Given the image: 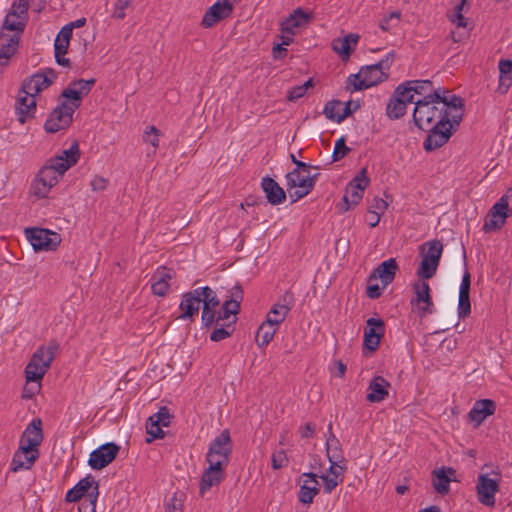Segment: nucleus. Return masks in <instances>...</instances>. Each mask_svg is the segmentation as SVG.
Returning <instances> with one entry per match:
<instances>
[{
    "label": "nucleus",
    "instance_id": "nucleus-56",
    "mask_svg": "<svg viewBox=\"0 0 512 512\" xmlns=\"http://www.w3.org/2000/svg\"><path fill=\"white\" fill-rule=\"evenodd\" d=\"M349 151H350V148L346 146L345 138L344 137L339 138L335 143V147H334V151H333V155H332L333 160L339 161L340 159L345 157L349 153Z\"/></svg>",
    "mask_w": 512,
    "mask_h": 512
},
{
    "label": "nucleus",
    "instance_id": "nucleus-9",
    "mask_svg": "<svg viewBox=\"0 0 512 512\" xmlns=\"http://www.w3.org/2000/svg\"><path fill=\"white\" fill-rule=\"evenodd\" d=\"M61 99H59V105L50 113L44 124V128L48 133H56L61 129L67 128L72 123V117L77 108L65 99Z\"/></svg>",
    "mask_w": 512,
    "mask_h": 512
},
{
    "label": "nucleus",
    "instance_id": "nucleus-55",
    "mask_svg": "<svg viewBox=\"0 0 512 512\" xmlns=\"http://www.w3.org/2000/svg\"><path fill=\"white\" fill-rule=\"evenodd\" d=\"M133 0H116L112 16L116 19H123L126 16V10L131 8Z\"/></svg>",
    "mask_w": 512,
    "mask_h": 512
},
{
    "label": "nucleus",
    "instance_id": "nucleus-58",
    "mask_svg": "<svg viewBox=\"0 0 512 512\" xmlns=\"http://www.w3.org/2000/svg\"><path fill=\"white\" fill-rule=\"evenodd\" d=\"M216 308L203 307L201 321L204 327H210L216 324L217 316L215 314Z\"/></svg>",
    "mask_w": 512,
    "mask_h": 512
},
{
    "label": "nucleus",
    "instance_id": "nucleus-38",
    "mask_svg": "<svg viewBox=\"0 0 512 512\" xmlns=\"http://www.w3.org/2000/svg\"><path fill=\"white\" fill-rule=\"evenodd\" d=\"M358 40L359 36L357 34L350 33L344 38L335 39L332 42V48L343 60H347L357 45Z\"/></svg>",
    "mask_w": 512,
    "mask_h": 512
},
{
    "label": "nucleus",
    "instance_id": "nucleus-21",
    "mask_svg": "<svg viewBox=\"0 0 512 512\" xmlns=\"http://www.w3.org/2000/svg\"><path fill=\"white\" fill-rule=\"evenodd\" d=\"M367 327L364 330V348L374 352L385 333L384 321L379 318H369L366 321Z\"/></svg>",
    "mask_w": 512,
    "mask_h": 512
},
{
    "label": "nucleus",
    "instance_id": "nucleus-28",
    "mask_svg": "<svg viewBox=\"0 0 512 512\" xmlns=\"http://www.w3.org/2000/svg\"><path fill=\"white\" fill-rule=\"evenodd\" d=\"M303 484L299 491V501L302 504H310L313 502L314 497L319 493V482L315 473H303Z\"/></svg>",
    "mask_w": 512,
    "mask_h": 512
},
{
    "label": "nucleus",
    "instance_id": "nucleus-13",
    "mask_svg": "<svg viewBox=\"0 0 512 512\" xmlns=\"http://www.w3.org/2000/svg\"><path fill=\"white\" fill-rule=\"evenodd\" d=\"M43 441L42 421L40 418H35L24 430L19 447L25 451L38 453L41 442Z\"/></svg>",
    "mask_w": 512,
    "mask_h": 512
},
{
    "label": "nucleus",
    "instance_id": "nucleus-35",
    "mask_svg": "<svg viewBox=\"0 0 512 512\" xmlns=\"http://www.w3.org/2000/svg\"><path fill=\"white\" fill-rule=\"evenodd\" d=\"M390 383L382 376L374 377L368 387L367 401L371 403L381 402L388 396Z\"/></svg>",
    "mask_w": 512,
    "mask_h": 512
},
{
    "label": "nucleus",
    "instance_id": "nucleus-2",
    "mask_svg": "<svg viewBox=\"0 0 512 512\" xmlns=\"http://www.w3.org/2000/svg\"><path fill=\"white\" fill-rule=\"evenodd\" d=\"M58 350L59 344L56 341H50L47 345L40 346L33 353L25 368V379L27 383L40 382L43 379Z\"/></svg>",
    "mask_w": 512,
    "mask_h": 512
},
{
    "label": "nucleus",
    "instance_id": "nucleus-19",
    "mask_svg": "<svg viewBox=\"0 0 512 512\" xmlns=\"http://www.w3.org/2000/svg\"><path fill=\"white\" fill-rule=\"evenodd\" d=\"M454 127L456 125L449 123L443 127L433 126L432 129H425L428 135L423 143L424 149L429 152L442 147L450 139Z\"/></svg>",
    "mask_w": 512,
    "mask_h": 512
},
{
    "label": "nucleus",
    "instance_id": "nucleus-60",
    "mask_svg": "<svg viewBox=\"0 0 512 512\" xmlns=\"http://www.w3.org/2000/svg\"><path fill=\"white\" fill-rule=\"evenodd\" d=\"M182 499L177 497V493L173 495L170 501L166 504L165 512H183Z\"/></svg>",
    "mask_w": 512,
    "mask_h": 512
},
{
    "label": "nucleus",
    "instance_id": "nucleus-3",
    "mask_svg": "<svg viewBox=\"0 0 512 512\" xmlns=\"http://www.w3.org/2000/svg\"><path fill=\"white\" fill-rule=\"evenodd\" d=\"M393 58L394 55L389 53L384 59L376 64L362 67L357 74L349 76L348 85L353 86V89L357 91L379 84L388 78V75L384 70L390 68Z\"/></svg>",
    "mask_w": 512,
    "mask_h": 512
},
{
    "label": "nucleus",
    "instance_id": "nucleus-10",
    "mask_svg": "<svg viewBox=\"0 0 512 512\" xmlns=\"http://www.w3.org/2000/svg\"><path fill=\"white\" fill-rule=\"evenodd\" d=\"M370 179L367 176V169L362 168L360 172L349 182L343 196L345 207L343 211H348L351 207L359 204L363 197L364 190L369 186Z\"/></svg>",
    "mask_w": 512,
    "mask_h": 512
},
{
    "label": "nucleus",
    "instance_id": "nucleus-53",
    "mask_svg": "<svg viewBox=\"0 0 512 512\" xmlns=\"http://www.w3.org/2000/svg\"><path fill=\"white\" fill-rule=\"evenodd\" d=\"M234 322L235 319L228 322L227 324L225 322H219V324H216V328L210 334V339L214 342H218L228 338L231 335V332L228 331V328L231 327V324Z\"/></svg>",
    "mask_w": 512,
    "mask_h": 512
},
{
    "label": "nucleus",
    "instance_id": "nucleus-5",
    "mask_svg": "<svg viewBox=\"0 0 512 512\" xmlns=\"http://www.w3.org/2000/svg\"><path fill=\"white\" fill-rule=\"evenodd\" d=\"M63 175L60 170L47 161L32 181L30 193L38 199L47 197L51 188L59 182Z\"/></svg>",
    "mask_w": 512,
    "mask_h": 512
},
{
    "label": "nucleus",
    "instance_id": "nucleus-45",
    "mask_svg": "<svg viewBox=\"0 0 512 512\" xmlns=\"http://www.w3.org/2000/svg\"><path fill=\"white\" fill-rule=\"evenodd\" d=\"M28 18H21V15L9 11L6 15L2 30L14 31V34H20L24 31Z\"/></svg>",
    "mask_w": 512,
    "mask_h": 512
},
{
    "label": "nucleus",
    "instance_id": "nucleus-37",
    "mask_svg": "<svg viewBox=\"0 0 512 512\" xmlns=\"http://www.w3.org/2000/svg\"><path fill=\"white\" fill-rule=\"evenodd\" d=\"M261 185L270 204L279 205L286 199L285 191L274 179L264 177Z\"/></svg>",
    "mask_w": 512,
    "mask_h": 512
},
{
    "label": "nucleus",
    "instance_id": "nucleus-33",
    "mask_svg": "<svg viewBox=\"0 0 512 512\" xmlns=\"http://www.w3.org/2000/svg\"><path fill=\"white\" fill-rule=\"evenodd\" d=\"M496 410V404L490 399H482L475 402L470 410L468 417L476 425H480L486 417L493 415Z\"/></svg>",
    "mask_w": 512,
    "mask_h": 512
},
{
    "label": "nucleus",
    "instance_id": "nucleus-8",
    "mask_svg": "<svg viewBox=\"0 0 512 512\" xmlns=\"http://www.w3.org/2000/svg\"><path fill=\"white\" fill-rule=\"evenodd\" d=\"M231 451L232 444L230 433L225 429L212 441L206 455V460L211 465L227 466Z\"/></svg>",
    "mask_w": 512,
    "mask_h": 512
},
{
    "label": "nucleus",
    "instance_id": "nucleus-52",
    "mask_svg": "<svg viewBox=\"0 0 512 512\" xmlns=\"http://www.w3.org/2000/svg\"><path fill=\"white\" fill-rule=\"evenodd\" d=\"M393 95L397 98H400V100L403 101L405 106H407L408 104H411V103L415 104V102H416V100L414 99V93L412 92L409 85H407V83H403V84L399 85L395 89Z\"/></svg>",
    "mask_w": 512,
    "mask_h": 512
},
{
    "label": "nucleus",
    "instance_id": "nucleus-25",
    "mask_svg": "<svg viewBox=\"0 0 512 512\" xmlns=\"http://www.w3.org/2000/svg\"><path fill=\"white\" fill-rule=\"evenodd\" d=\"M79 157V146L77 142H74L69 149L62 151L60 155L50 158L48 161L64 174L78 162Z\"/></svg>",
    "mask_w": 512,
    "mask_h": 512
},
{
    "label": "nucleus",
    "instance_id": "nucleus-12",
    "mask_svg": "<svg viewBox=\"0 0 512 512\" xmlns=\"http://www.w3.org/2000/svg\"><path fill=\"white\" fill-rule=\"evenodd\" d=\"M56 77L57 74L53 69L37 72L23 81L21 89L24 93L36 98L40 92L47 89L55 81Z\"/></svg>",
    "mask_w": 512,
    "mask_h": 512
},
{
    "label": "nucleus",
    "instance_id": "nucleus-63",
    "mask_svg": "<svg viewBox=\"0 0 512 512\" xmlns=\"http://www.w3.org/2000/svg\"><path fill=\"white\" fill-rule=\"evenodd\" d=\"M90 185L93 191H103L108 186V180L102 176H95Z\"/></svg>",
    "mask_w": 512,
    "mask_h": 512
},
{
    "label": "nucleus",
    "instance_id": "nucleus-15",
    "mask_svg": "<svg viewBox=\"0 0 512 512\" xmlns=\"http://www.w3.org/2000/svg\"><path fill=\"white\" fill-rule=\"evenodd\" d=\"M94 84L95 79H79L73 81L61 92L60 98H63L66 101L70 100L69 103L71 105H73L75 108H79L82 98L89 94Z\"/></svg>",
    "mask_w": 512,
    "mask_h": 512
},
{
    "label": "nucleus",
    "instance_id": "nucleus-7",
    "mask_svg": "<svg viewBox=\"0 0 512 512\" xmlns=\"http://www.w3.org/2000/svg\"><path fill=\"white\" fill-rule=\"evenodd\" d=\"M302 175L301 171L294 169L286 175V186L289 196L295 202L308 195L314 188L318 174L311 176L309 171Z\"/></svg>",
    "mask_w": 512,
    "mask_h": 512
},
{
    "label": "nucleus",
    "instance_id": "nucleus-41",
    "mask_svg": "<svg viewBox=\"0 0 512 512\" xmlns=\"http://www.w3.org/2000/svg\"><path fill=\"white\" fill-rule=\"evenodd\" d=\"M323 114L326 118L340 123L350 115V111L349 107H343L341 101L331 100L325 104Z\"/></svg>",
    "mask_w": 512,
    "mask_h": 512
},
{
    "label": "nucleus",
    "instance_id": "nucleus-40",
    "mask_svg": "<svg viewBox=\"0 0 512 512\" xmlns=\"http://www.w3.org/2000/svg\"><path fill=\"white\" fill-rule=\"evenodd\" d=\"M435 478L433 479V487L434 489L442 495H446L450 490V482L452 475L455 474V470L453 468H445L442 467L440 469L434 470L433 472Z\"/></svg>",
    "mask_w": 512,
    "mask_h": 512
},
{
    "label": "nucleus",
    "instance_id": "nucleus-14",
    "mask_svg": "<svg viewBox=\"0 0 512 512\" xmlns=\"http://www.w3.org/2000/svg\"><path fill=\"white\" fill-rule=\"evenodd\" d=\"M415 297L411 300L416 305L420 316H426L434 312V305L430 296V287L425 280L419 279L413 284Z\"/></svg>",
    "mask_w": 512,
    "mask_h": 512
},
{
    "label": "nucleus",
    "instance_id": "nucleus-31",
    "mask_svg": "<svg viewBox=\"0 0 512 512\" xmlns=\"http://www.w3.org/2000/svg\"><path fill=\"white\" fill-rule=\"evenodd\" d=\"M201 304L202 302L199 294V289H195L193 291L185 293L179 305V308L182 311L179 318H192L193 316L198 314Z\"/></svg>",
    "mask_w": 512,
    "mask_h": 512
},
{
    "label": "nucleus",
    "instance_id": "nucleus-43",
    "mask_svg": "<svg viewBox=\"0 0 512 512\" xmlns=\"http://www.w3.org/2000/svg\"><path fill=\"white\" fill-rule=\"evenodd\" d=\"M328 429H329L330 435L326 440L327 458L330 463L344 462V456H343L340 441L331 432V430H332L331 424H329Z\"/></svg>",
    "mask_w": 512,
    "mask_h": 512
},
{
    "label": "nucleus",
    "instance_id": "nucleus-17",
    "mask_svg": "<svg viewBox=\"0 0 512 512\" xmlns=\"http://www.w3.org/2000/svg\"><path fill=\"white\" fill-rule=\"evenodd\" d=\"M119 450L120 447L115 443L103 444L90 453L88 464L92 469H103L116 458Z\"/></svg>",
    "mask_w": 512,
    "mask_h": 512
},
{
    "label": "nucleus",
    "instance_id": "nucleus-22",
    "mask_svg": "<svg viewBox=\"0 0 512 512\" xmlns=\"http://www.w3.org/2000/svg\"><path fill=\"white\" fill-rule=\"evenodd\" d=\"M233 12V5L229 0L217 1L205 12L202 26L211 28L219 21L228 18Z\"/></svg>",
    "mask_w": 512,
    "mask_h": 512
},
{
    "label": "nucleus",
    "instance_id": "nucleus-6",
    "mask_svg": "<svg viewBox=\"0 0 512 512\" xmlns=\"http://www.w3.org/2000/svg\"><path fill=\"white\" fill-rule=\"evenodd\" d=\"M512 215V194H504L490 209L483 230L491 232L503 227L506 219Z\"/></svg>",
    "mask_w": 512,
    "mask_h": 512
},
{
    "label": "nucleus",
    "instance_id": "nucleus-44",
    "mask_svg": "<svg viewBox=\"0 0 512 512\" xmlns=\"http://www.w3.org/2000/svg\"><path fill=\"white\" fill-rule=\"evenodd\" d=\"M499 86L498 91L505 93L512 85V61L501 59L499 61Z\"/></svg>",
    "mask_w": 512,
    "mask_h": 512
},
{
    "label": "nucleus",
    "instance_id": "nucleus-24",
    "mask_svg": "<svg viewBox=\"0 0 512 512\" xmlns=\"http://www.w3.org/2000/svg\"><path fill=\"white\" fill-rule=\"evenodd\" d=\"M445 103V113L449 117V121L458 126L463 117V101L456 95L442 96L437 99V104L442 106Z\"/></svg>",
    "mask_w": 512,
    "mask_h": 512
},
{
    "label": "nucleus",
    "instance_id": "nucleus-11",
    "mask_svg": "<svg viewBox=\"0 0 512 512\" xmlns=\"http://www.w3.org/2000/svg\"><path fill=\"white\" fill-rule=\"evenodd\" d=\"M27 239L30 241L34 250H55L61 242L58 233L42 228H28L25 231Z\"/></svg>",
    "mask_w": 512,
    "mask_h": 512
},
{
    "label": "nucleus",
    "instance_id": "nucleus-62",
    "mask_svg": "<svg viewBox=\"0 0 512 512\" xmlns=\"http://www.w3.org/2000/svg\"><path fill=\"white\" fill-rule=\"evenodd\" d=\"M243 299V291L242 288L238 285L234 286L230 290V299L226 301L232 302V304H238V308H240V303Z\"/></svg>",
    "mask_w": 512,
    "mask_h": 512
},
{
    "label": "nucleus",
    "instance_id": "nucleus-54",
    "mask_svg": "<svg viewBox=\"0 0 512 512\" xmlns=\"http://www.w3.org/2000/svg\"><path fill=\"white\" fill-rule=\"evenodd\" d=\"M96 484L98 483L95 481L94 477L88 475L85 478L81 479L74 487L84 498L93 490Z\"/></svg>",
    "mask_w": 512,
    "mask_h": 512
},
{
    "label": "nucleus",
    "instance_id": "nucleus-36",
    "mask_svg": "<svg viewBox=\"0 0 512 512\" xmlns=\"http://www.w3.org/2000/svg\"><path fill=\"white\" fill-rule=\"evenodd\" d=\"M20 37L18 34L6 35L0 32V65H6L7 61L15 54Z\"/></svg>",
    "mask_w": 512,
    "mask_h": 512
},
{
    "label": "nucleus",
    "instance_id": "nucleus-48",
    "mask_svg": "<svg viewBox=\"0 0 512 512\" xmlns=\"http://www.w3.org/2000/svg\"><path fill=\"white\" fill-rule=\"evenodd\" d=\"M98 495V484H96L93 490L80 501L79 512H95Z\"/></svg>",
    "mask_w": 512,
    "mask_h": 512
},
{
    "label": "nucleus",
    "instance_id": "nucleus-59",
    "mask_svg": "<svg viewBox=\"0 0 512 512\" xmlns=\"http://www.w3.org/2000/svg\"><path fill=\"white\" fill-rule=\"evenodd\" d=\"M159 130L155 126H150L144 133V141L151 144L154 148L159 145Z\"/></svg>",
    "mask_w": 512,
    "mask_h": 512
},
{
    "label": "nucleus",
    "instance_id": "nucleus-50",
    "mask_svg": "<svg viewBox=\"0 0 512 512\" xmlns=\"http://www.w3.org/2000/svg\"><path fill=\"white\" fill-rule=\"evenodd\" d=\"M238 304H232V302L225 301L218 312L216 324L219 322H225L231 317L236 320L235 315L239 312Z\"/></svg>",
    "mask_w": 512,
    "mask_h": 512
},
{
    "label": "nucleus",
    "instance_id": "nucleus-49",
    "mask_svg": "<svg viewBox=\"0 0 512 512\" xmlns=\"http://www.w3.org/2000/svg\"><path fill=\"white\" fill-rule=\"evenodd\" d=\"M198 289H199V294L201 297V302L203 304V307L217 308L219 306L220 301L217 298L215 291H213L208 286L198 288Z\"/></svg>",
    "mask_w": 512,
    "mask_h": 512
},
{
    "label": "nucleus",
    "instance_id": "nucleus-64",
    "mask_svg": "<svg viewBox=\"0 0 512 512\" xmlns=\"http://www.w3.org/2000/svg\"><path fill=\"white\" fill-rule=\"evenodd\" d=\"M385 288L386 287H383V285L379 286L378 284H373L372 282L369 281V284L366 289V294L369 298L376 299L381 296L382 290Z\"/></svg>",
    "mask_w": 512,
    "mask_h": 512
},
{
    "label": "nucleus",
    "instance_id": "nucleus-61",
    "mask_svg": "<svg viewBox=\"0 0 512 512\" xmlns=\"http://www.w3.org/2000/svg\"><path fill=\"white\" fill-rule=\"evenodd\" d=\"M307 92L305 91V88H303L301 85L292 87L288 93H287V99L289 101L295 102L298 99L302 98Z\"/></svg>",
    "mask_w": 512,
    "mask_h": 512
},
{
    "label": "nucleus",
    "instance_id": "nucleus-16",
    "mask_svg": "<svg viewBox=\"0 0 512 512\" xmlns=\"http://www.w3.org/2000/svg\"><path fill=\"white\" fill-rule=\"evenodd\" d=\"M171 414L167 407H161L157 413L151 415L146 423L147 434L151 437L146 439V442L150 443L154 439H160L164 437L162 427H168L171 421Z\"/></svg>",
    "mask_w": 512,
    "mask_h": 512
},
{
    "label": "nucleus",
    "instance_id": "nucleus-47",
    "mask_svg": "<svg viewBox=\"0 0 512 512\" xmlns=\"http://www.w3.org/2000/svg\"><path fill=\"white\" fill-rule=\"evenodd\" d=\"M406 110L407 106L404 105L403 101L392 95L386 107V115L390 119L395 120L401 118L406 113Z\"/></svg>",
    "mask_w": 512,
    "mask_h": 512
},
{
    "label": "nucleus",
    "instance_id": "nucleus-30",
    "mask_svg": "<svg viewBox=\"0 0 512 512\" xmlns=\"http://www.w3.org/2000/svg\"><path fill=\"white\" fill-rule=\"evenodd\" d=\"M342 463L343 462L330 463L328 473L320 477L324 482V491L328 494L344 480L346 466Z\"/></svg>",
    "mask_w": 512,
    "mask_h": 512
},
{
    "label": "nucleus",
    "instance_id": "nucleus-27",
    "mask_svg": "<svg viewBox=\"0 0 512 512\" xmlns=\"http://www.w3.org/2000/svg\"><path fill=\"white\" fill-rule=\"evenodd\" d=\"M225 465H211L209 464L202 474L200 480V494L204 495L213 486L219 485L224 479Z\"/></svg>",
    "mask_w": 512,
    "mask_h": 512
},
{
    "label": "nucleus",
    "instance_id": "nucleus-29",
    "mask_svg": "<svg viewBox=\"0 0 512 512\" xmlns=\"http://www.w3.org/2000/svg\"><path fill=\"white\" fill-rule=\"evenodd\" d=\"M398 265L396 260L390 258L382 262L370 275V282L379 279L383 287H387L395 278Z\"/></svg>",
    "mask_w": 512,
    "mask_h": 512
},
{
    "label": "nucleus",
    "instance_id": "nucleus-57",
    "mask_svg": "<svg viewBox=\"0 0 512 512\" xmlns=\"http://www.w3.org/2000/svg\"><path fill=\"white\" fill-rule=\"evenodd\" d=\"M288 465V458L284 450L276 451L272 455V468L277 470Z\"/></svg>",
    "mask_w": 512,
    "mask_h": 512
},
{
    "label": "nucleus",
    "instance_id": "nucleus-18",
    "mask_svg": "<svg viewBox=\"0 0 512 512\" xmlns=\"http://www.w3.org/2000/svg\"><path fill=\"white\" fill-rule=\"evenodd\" d=\"M478 500L481 504L493 507L495 494L499 490V480L492 479L487 474H480L476 485Z\"/></svg>",
    "mask_w": 512,
    "mask_h": 512
},
{
    "label": "nucleus",
    "instance_id": "nucleus-1",
    "mask_svg": "<svg viewBox=\"0 0 512 512\" xmlns=\"http://www.w3.org/2000/svg\"><path fill=\"white\" fill-rule=\"evenodd\" d=\"M440 99V91L426 94L423 99H417L413 111V121L421 129H432L433 126H446L451 123L445 113V103L440 106L437 104Z\"/></svg>",
    "mask_w": 512,
    "mask_h": 512
},
{
    "label": "nucleus",
    "instance_id": "nucleus-39",
    "mask_svg": "<svg viewBox=\"0 0 512 512\" xmlns=\"http://www.w3.org/2000/svg\"><path fill=\"white\" fill-rule=\"evenodd\" d=\"M38 457V453L25 451L23 448L19 447V449L15 452L13 456L11 470L13 472H17L21 469H29L38 459Z\"/></svg>",
    "mask_w": 512,
    "mask_h": 512
},
{
    "label": "nucleus",
    "instance_id": "nucleus-34",
    "mask_svg": "<svg viewBox=\"0 0 512 512\" xmlns=\"http://www.w3.org/2000/svg\"><path fill=\"white\" fill-rule=\"evenodd\" d=\"M173 273L170 269L162 267L158 269L151 278V289L154 295L165 296L169 290V281L172 279Z\"/></svg>",
    "mask_w": 512,
    "mask_h": 512
},
{
    "label": "nucleus",
    "instance_id": "nucleus-23",
    "mask_svg": "<svg viewBox=\"0 0 512 512\" xmlns=\"http://www.w3.org/2000/svg\"><path fill=\"white\" fill-rule=\"evenodd\" d=\"M294 303L293 293L290 291H286L280 300L273 305L270 311L267 314L266 321L278 327L285 318L287 317L289 311L291 310Z\"/></svg>",
    "mask_w": 512,
    "mask_h": 512
},
{
    "label": "nucleus",
    "instance_id": "nucleus-51",
    "mask_svg": "<svg viewBox=\"0 0 512 512\" xmlns=\"http://www.w3.org/2000/svg\"><path fill=\"white\" fill-rule=\"evenodd\" d=\"M406 83L414 94L426 96V93L430 94L435 91L430 80H414L407 81Z\"/></svg>",
    "mask_w": 512,
    "mask_h": 512
},
{
    "label": "nucleus",
    "instance_id": "nucleus-32",
    "mask_svg": "<svg viewBox=\"0 0 512 512\" xmlns=\"http://www.w3.org/2000/svg\"><path fill=\"white\" fill-rule=\"evenodd\" d=\"M470 285L471 275L466 271L462 277L458 300V316L462 319L466 318L471 312Z\"/></svg>",
    "mask_w": 512,
    "mask_h": 512
},
{
    "label": "nucleus",
    "instance_id": "nucleus-26",
    "mask_svg": "<svg viewBox=\"0 0 512 512\" xmlns=\"http://www.w3.org/2000/svg\"><path fill=\"white\" fill-rule=\"evenodd\" d=\"M313 14L302 8H296L285 20L281 22V32H295L297 28H304L312 21Z\"/></svg>",
    "mask_w": 512,
    "mask_h": 512
},
{
    "label": "nucleus",
    "instance_id": "nucleus-46",
    "mask_svg": "<svg viewBox=\"0 0 512 512\" xmlns=\"http://www.w3.org/2000/svg\"><path fill=\"white\" fill-rule=\"evenodd\" d=\"M277 331V326L265 321L260 325L256 333V342L259 346H266L273 339Z\"/></svg>",
    "mask_w": 512,
    "mask_h": 512
},
{
    "label": "nucleus",
    "instance_id": "nucleus-4",
    "mask_svg": "<svg viewBox=\"0 0 512 512\" xmlns=\"http://www.w3.org/2000/svg\"><path fill=\"white\" fill-rule=\"evenodd\" d=\"M443 249V244L439 240L425 242L419 247V254L421 256L417 269L419 279L427 280L436 274Z\"/></svg>",
    "mask_w": 512,
    "mask_h": 512
},
{
    "label": "nucleus",
    "instance_id": "nucleus-42",
    "mask_svg": "<svg viewBox=\"0 0 512 512\" xmlns=\"http://www.w3.org/2000/svg\"><path fill=\"white\" fill-rule=\"evenodd\" d=\"M45 4L46 0H14L10 11L21 15V18H28L29 7H32L36 12H40Z\"/></svg>",
    "mask_w": 512,
    "mask_h": 512
},
{
    "label": "nucleus",
    "instance_id": "nucleus-20",
    "mask_svg": "<svg viewBox=\"0 0 512 512\" xmlns=\"http://www.w3.org/2000/svg\"><path fill=\"white\" fill-rule=\"evenodd\" d=\"M36 109V98L30 94L24 93L20 88L15 101V113L18 121L24 124L27 120L34 118Z\"/></svg>",
    "mask_w": 512,
    "mask_h": 512
}]
</instances>
